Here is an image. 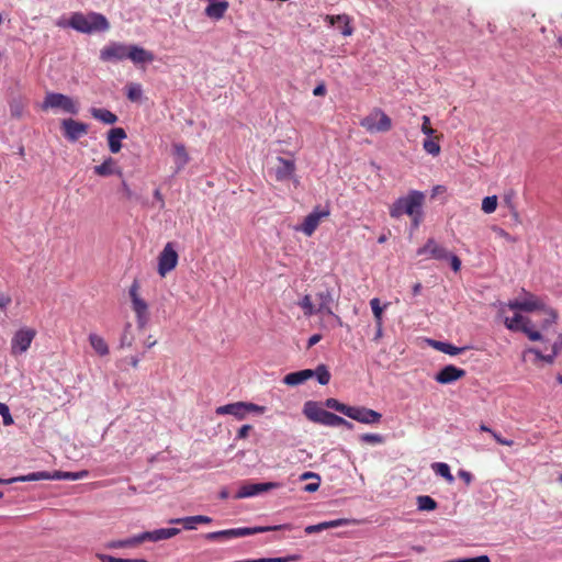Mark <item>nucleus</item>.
<instances>
[{
	"mask_svg": "<svg viewBox=\"0 0 562 562\" xmlns=\"http://www.w3.org/2000/svg\"><path fill=\"white\" fill-rule=\"evenodd\" d=\"M425 194L422 191L412 190L405 196L398 198L390 207V216L400 218L406 214L412 218V224L417 228L423 221V205Z\"/></svg>",
	"mask_w": 562,
	"mask_h": 562,
	"instance_id": "1",
	"label": "nucleus"
},
{
	"mask_svg": "<svg viewBox=\"0 0 562 562\" xmlns=\"http://www.w3.org/2000/svg\"><path fill=\"white\" fill-rule=\"evenodd\" d=\"M68 25L71 29L86 34L105 32L110 29L108 19L98 12H89L87 14L75 12L70 15Z\"/></svg>",
	"mask_w": 562,
	"mask_h": 562,
	"instance_id": "2",
	"label": "nucleus"
},
{
	"mask_svg": "<svg viewBox=\"0 0 562 562\" xmlns=\"http://www.w3.org/2000/svg\"><path fill=\"white\" fill-rule=\"evenodd\" d=\"M281 529H291L290 525H278V526H267V527H240V528H232L218 531H212L204 535V538L209 541H227L235 538L252 536L257 533H262L267 531L281 530Z\"/></svg>",
	"mask_w": 562,
	"mask_h": 562,
	"instance_id": "3",
	"label": "nucleus"
},
{
	"mask_svg": "<svg viewBox=\"0 0 562 562\" xmlns=\"http://www.w3.org/2000/svg\"><path fill=\"white\" fill-rule=\"evenodd\" d=\"M360 125L368 133H385L392 128L391 117L380 108H374L361 121Z\"/></svg>",
	"mask_w": 562,
	"mask_h": 562,
	"instance_id": "4",
	"label": "nucleus"
},
{
	"mask_svg": "<svg viewBox=\"0 0 562 562\" xmlns=\"http://www.w3.org/2000/svg\"><path fill=\"white\" fill-rule=\"evenodd\" d=\"M139 282L134 280L130 286L128 294L132 302V308L136 315V323L138 328L143 329L149 322L148 304L139 296Z\"/></svg>",
	"mask_w": 562,
	"mask_h": 562,
	"instance_id": "5",
	"label": "nucleus"
},
{
	"mask_svg": "<svg viewBox=\"0 0 562 562\" xmlns=\"http://www.w3.org/2000/svg\"><path fill=\"white\" fill-rule=\"evenodd\" d=\"M41 108L43 111L60 109L70 114H77L79 111L78 104L70 97L57 92H47Z\"/></svg>",
	"mask_w": 562,
	"mask_h": 562,
	"instance_id": "6",
	"label": "nucleus"
},
{
	"mask_svg": "<svg viewBox=\"0 0 562 562\" xmlns=\"http://www.w3.org/2000/svg\"><path fill=\"white\" fill-rule=\"evenodd\" d=\"M303 413L308 420L324 426L333 427L334 422H337L336 414L324 409L314 401L304 404Z\"/></svg>",
	"mask_w": 562,
	"mask_h": 562,
	"instance_id": "7",
	"label": "nucleus"
},
{
	"mask_svg": "<svg viewBox=\"0 0 562 562\" xmlns=\"http://www.w3.org/2000/svg\"><path fill=\"white\" fill-rule=\"evenodd\" d=\"M504 324L506 328L512 331L524 333L531 341H538L542 339L541 333L532 328L530 318L520 314H515L512 318L506 317Z\"/></svg>",
	"mask_w": 562,
	"mask_h": 562,
	"instance_id": "8",
	"label": "nucleus"
},
{
	"mask_svg": "<svg viewBox=\"0 0 562 562\" xmlns=\"http://www.w3.org/2000/svg\"><path fill=\"white\" fill-rule=\"evenodd\" d=\"M178 259L179 256L176 250L175 244L171 241L167 243L158 256L157 271L159 276L164 278L170 271H172L178 265Z\"/></svg>",
	"mask_w": 562,
	"mask_h": 562,
	"instance_id": "9",
	"label": "nucleus"
},
{
	"mask_svg": "<svg viewBox=\"0 0 562 562\" xmlns=\"http://www.w3.org/2000/svg\"><path fill=\"white\" fill-rule=\"evenodd\" d=\"M36 336V330L31 327H23L15 331L11 340V352L12 355H21L25 352L33 339Z\"/></svg>",
	"mask_w": 562,
	"mask_h": 562,
	"instance_id": "10",
	"label": "nucleus"
},
{
	"mask_svg": "<svg viewBox=\"0 0 562 562\" xmlns=\"http://www.w3.org/2000/svg\"><path fill=\"white\" fill-rule=\"evenodd\" d=\"M330 215L328 207L316 206L307 216H305L303 223L296 227V231L303 232L306 236H312L317 229L322 220L327 218Z\"/></svg>",
	"mask_w": 562,
	"mask_h": 562,
	"instance_id": "11",
	"label": "nucleus"
},
{
	"mask_svg": "<svg viewBox=\"0 0 562 562\" xmlns=\"http://www.w3.org/2000/svg\"><path fill=\"white\" fill-rule=\"evenodd\" d=\"M131 45L113 42L100 50V59L103 61H121L128 59Z\"/></svg>",
	"mask_w": 562,
	"mask_h": 562,
	"instance_id": "12",
	"label": "nucleus"
},
{
	"mask_svg": "<svg viewBox=\"0 0 562 562\" xmlns=\"http://www.w3.org/2000/svg\"><path fill=\"white\" fill-rule=\"evenodd\" d=\"M522 300H512L506 305L512 311L533 312L537 310H544L543 301L532 293L526 292Z\"/></svg>",
	"mask_w": 562,
	"mask_h": 562,
	"instance_id": "13",
	"label": "nucleus"
},
{
	"mask_svg": "<svg viewBox=\"0 0 562 562\" xmlns=\"http://www.w3.org/2000/svg\"><path fill=\"white\" fill-rule=\"evenodd\" d=\"M347 417L366 425L379 424L382 415L364 406H350Z\"/></svg>",
	"mask_w": 562,
	"mask_h": 562,
	"instance_id": "14",
	"label": "nucleus"
},
{
	"mask_svg": "<svg viewBox=\"0 0 562 562\" xmlns=\"http://www.w3.org/2000/svg\"><path fill=\"white\" fill-rule=\"evenodd\" d=\"M277 162L278 166L274 169V177L277 181L282 182L294 179L295 182H299L295 178L296 166L293 159L277 157Z\"/></svg>",
	"mask_w": 562,
	"mask_h": 562,
	"instance_id": "15",
	"label": "nucleus"
},
{
	"mask_svg": "<svg viewBox=\"0 0 562 562\" xmlns=\"http://www.w3.org/2000/svg\"><path fill=\"white\" fill-rule=\"evenodd\" d=\"M61 127L64 130V136L70 142H77L81 136L88 133V125L86 123L72 119L63 120Z\"/></svg>",
	"mask_w": 562,
	"mask_h": 562,
	"instance_id": "16",
	"label": "nucleus"
},
{
	"mask_svg": "<svg viewBox=\"0 0 562 562\" xmlns=\"http://www.w3.org/2000/svg\"><path fill=\"white\" fill-rule=\"evenodd\" d=\"M279 485L280 484L276 482L245 484L238 490L237 494L235 495V498L239 499L251 497L260 493L277 488L279 487Z\"/></svg>",
	"mask_w": 562,
	"mask_h": 562,
	"instance_id": "17",
	"label": "nucleus"
},
{
	"mask_svg": "<svg viewBox=\"0 0 562 562\" xmlns=\"http://www.w3.org/2000/svg\"><path fill=\"white\" fill-rule=\"evenodd\" d=\"M429 254V256L437 260L448 259V250L439 245L435 239L429 238L427 243L417 250L418 256Z\"/></svg>",
	"mask_w": 562,
	"mask_h": 562,
	"instance_id": "18",
	"label": "nucleus"
},
{
	"mask_svg": "<svg viewBox=\"0 0 562 562\" xmlns=\"http://www.w3.org/2000/svg\"><path fill=\"white\" fill-rule=\"evenodd\" d=\"M325 21L331 26L337 25L340 33L346 37L351 36L353 34V27L351 25L352 19L346 13L337 15H326Z\"/></svg>",
	"mask_w": 562,
	"mask_h": 562,
	"instance_id": "19",
	"label": "nucleus"
},
{
	"mask_svg": "<svg viewBox=\"0 0 562 562\" xmlns=\"http://www.w3.org/2000/svg\"><path fill=\"white\" fill-rule=\"evenodd\" d=\"M465 375L463 369L457 368L456 366L449 364L443 367L435 376V380L440 384L452 383Z\"/></svg>",
	"mask_w": 562,
	"mask_h": 562,
	"instance_id": "20",
	"label": "nucleus"
},
{
	"mask_svg": "<svg viewBox=\"0 0 562 562\" xmlns=\"http://www.w3.org/2000/svg\"><path fill=\"white\" fill-rule=\"evenodd\" d=\"M93 171L100 177H109L112 175L123 177L122 169L117 166L116 160L112 157H108L101 165L94 166Z\"/></svg>",
	"mask_w": 562,
	"mask_h": 562,
	"instance_id": "21",
	"label": "nucleus"
},
{
	"mask_svg": "<svg viewBox=\"0 0 562 562\" xmlns=\"http://www.w3.org/2000/svg\"><path fill=\"white\" fill-rule=\"evenodd\" d=\"M128 54V59L135 65L149 64L155 59L151 52L138 45H131Z\"/></svg>",
	"mask_w": 562,
	"mask_h": 562,
	"instance_id": "22",
	"label": "nucleus"
},
{
	"mask_svg": "<svg viewBox=\"0 0 562 562\" xmlns=\"http://www.w3.org/2000/svg\"><path fill=\"white\" fill-rule=\"evenodd\" d=\"M180 532V529L178 528H161L154 531H145L142 532L143 540L145 541H153L157 542L160 540L170 539L175 536H177Z\"/></svg>",
	"mask_w": 562,
	"mask_h": 562,
	"instance_id": "23",
	"label": "nucleus"
},
{
	"mask_svg": "<svg viewBox=\"0 0 562 562\" xmlns=\"http://www.w3.org/2000/svg\"><path fill=\"white\" fill-rule=\"evenodd\" d=\"M212 518L204 515L188 516L183 518L171 519L170 524H180L187 530L196 529L198 524H211Z\"/></svg>",
	"mask_w": 562,
	"mask_h": 562,
	"instance_id": "24",
	"label": "nucleus"
},
{
	"mask_svg": "<svg viewBox=\"0 0 562 562\" xmlns=\"http://www.w3.org/2000/svg\"><path fill=\"white\" fill-rule=\"evenodd\" d=\"M126 138V132L122 127H114L109 131L108 144L112 154H117L122 148V139Z\"/></svg>",
	"mask_w": 562,
	"mask_h": 562,
	"instance_id": "25",
	"label": "nucleus"
},
{
	"mask_svg": "<svg viewBox=\"0 0 562 562\" xmlns=\"http://www.w3.org/2000/svg\"><path fill=\"white\" fill-rule=\"evenodd\" d=\"M313 376H314V372L312 369H304V370L288 373L283 378V383L289 386H296V385L304 383L305 381H307L308 379H311Z\"/></svg>",
	"mask_w": 562,
	"mask_h": 562,
	"instance_id": "26",
	"label": "nucleus"
},
{
	"mask_svg": "<svg viewBox=\"0 0 562 562\" xmlns=\"http://www.w3.org/2000/svg\"><path fill=\"white\" fill-rule=\"evenodd\" d=\"M245 408V402H236L218 406L215 412L217 415H233L237 419H243L246 416Z\"/></svg>",
	"mask_w": 562,
	"mask_h": 562,
	"instance_id": "27",
	"label": "nucleus"
},
{
	"mask_svg": "<svg viewBox=\"0 0 562 562\" xmlns=\"http://www.w3.org/2000/svg\"><path fill=\"white\" fill-rule=\"evenodd\" d=\"M318 305L317 311L319 314H327V315H334V312L331 310V303L334 302L333 294L330 290L326 289L324 291H321L316 294Z\"/></svg>",
	"mask_w": 562,
	"mask_h": 562,
	"instance_id": "28",
	"label": "nucleus"
},
{
	"mask_svg": "<svg viewBox=\"0 0 562 562\" xmlns=\"http://www.w3.org/2000/svg\"><path fill=\"white\" fill-rule=\"evenodd\" d=\"M228 2L223 0L218 1L216 0L213 3H209V5L205 8L204 12L205 15L213 20H221L224 18L226 11L228 10Z\"/></svg>",
	"mask_w": 562,
	"mask_h": 562,
	"instance_id": "29",
	"label": "nucleus"
},
{
	"mask_svg": "<svg viewBox=\"0 0 562 562\" xmlns=\"http://www.w3.org/2000/svg\"><path fill=\"white\" fill-rule=\"evenodd\" d=\"M89 344L94 352L100 357H105L110 353V348L105 339L99 334L91 333L88 336Z\"/></svg>",
	"mask_w": 562,
	"mask_h": 562,
	"instance_id": "30",
	"label": "nucleus"
},
{
	"mask_svg": "<svg viewBox=\"0 0 562 562\" xmlns=\"http://www.w3.org/2000/svg\"><path fill=\"white\" fill-rule=\"evenodd\" d=\"M144 542L143 535H136L124 540H112L106 544L108 549L134 548Z\"/></svg>",
	"mask_w": 562,
	"mask_h": 562,
	"instance_id": "31",
	"label": "nucleus"
},
{
	"mask_svg": "<svg viewBox=\"0 0 562 562\" xmlns=\"http://www.w3.org/2000/svg\"><path fill=\"white\" fill-rule=\"evenodd\" d=\"M41 480H53V472L40 471L29 473L26 475H20L15 477H11V484L15 482H31V481H41Z\"/></svg>",
	"mask_w": 562,
	"mask_h": 562,
	"instance_id": "32",
	"label": "nucleus"
},
{
	"mask_svg": "<svg viewBox=\"0 0 562 562\" xmlns=\"http://www.w3.org/2000/svg\"><path fill=\"white\" fill-rule=\"evenodd\" d=\"M91 115L105 124H114L117 121V116L106 109L92 108Z\"/></svg>",
	"mask_w": 562,
	"mask_h": 562,
	"instance_id": "33",
	"label": "nucleus"
},
{
	"mask_svg": "<svg viewBox=\"0 0 562 562\" xmlns=\"http://www.w3.org/2000/svg\"><path fill=\"white\" fill-rule=\"evenodd\" d=\"M439 138L440 136H428L423 142V148L426 153L430 154L431 156L436 157L440 154V145H439Z\"/></svg>",
	"mask_w": 562,
	"mask_h": 562,
	"instance_id": "34",
	"label": "nucleus"
},
{
	"mask_svg": "<svg viewBox=\"0 0 562 562\" xmlns=\"http://www.w3.org/2000/svg\"><path fill=\"white\" fill-rule=\"evenodd\" d=\"M172 148L178 169H181L189 162L187 149L182 144H173Z\"/></svg>",
	"mask_w": 562,
	"mask_h": 562,
	"instance_id": "35",
	"label": "nucleus"
},
{
	"mask_svg": "<svg viewBox=\"0 0 562 562\" xmlns=\"http://www.w3.org/2000/svg\"><path fill=\"white\" fill-rule=\"evenodd\" d=\"M88 476V471H79V472H64V471H53V480H81Z\"/></svg>",
	"mask_w": 562,
	"mask_h": 562,
	"instance_id": "36",
	"label": "nucleus"
},
{
	"mask_svg": "<svg viewBox=\"0 0 562 562\" xmlns=\"http://www.w3.org/2000/svg\"><path fill=\"white\" fill-rule=\"evenodd\" d=\"M434 347L449 356H457L459 353H462L467 347H456L449 342H442V341H434Z\"/></svg>",
	"mask_w": 562,
	"mask_h": 562,
	"instance_id": "37",
	"label": "nucleus"
},
{
	"mask_svg": "<svg viewBox=\"0 0 562 562\" xmlns=\"http://www.w3.org/2000/svg\"><path fill=\"white\" fill-rule=\"evenodd\" d=\"M299 306L303 310L305 316L310 317L314 314H319L317 311V306L313 304L312 296L306 294L299 302Z\"/></svg>",
	"mask_w": 562,
	"mask_h": 562,
	"instance_id": "38",
	"label": "nucleus"
},
{
	"mask_svg": "<svg viewBox=\"0 0 562 562\" xmlns=\"http://www.w3.org/2000/svg\"><path fill=\"white\" fill-rule=\"evenodd\" d=\"M126 97L132 102H138L142 99L143 90L140 83L131 82L126 87Z\"/></svg>",
	"mask_w": 562,
	"mask_h": 562,
	"instance_id": "39",
	"label": "nucleus"
},
{
	"mask_svg": "<svg viewBox=\"0 0 562 562\" xmlns=\"http://www.w3.org/2000/svg\"><path fill=\"white\" fill-rule=\"evenodd\" d=\"M300 560V555L292 554L280 558H260L254 560H244V561H235V562H296Z\"/></svg>",
	"mask_w": 562,
	"mask_h": 562,
	"instance_id": "40",
	"label": "nucleus"
},
{
	"mask_svg": "<svg viewBox=\"0 0 562 562\" xmlns=\"http://www.w3.org/2000/svg\"><path fill=\"white\" fill-rule=\"evenodd\" d=\"M417 507L419 510H435L437 502L428 495H420L417 497Z\"/></svg>",
	"mask_w": 562,
	"mask_h": 562,
	"instance_id": "41",
	"label": "nucleus"
},
{
	"mask_svg": "<svg viewBox=\"0 0 562 562\" xmlns=\"http://www.w3.org/2000/svg\"><path fill=\"white\" fill-rule=\"evenodd\" d=\"M313 372L319 384L326 385L329 383L330 373L325 364H319Z\"/></svg>",
	"mask_w": 562,
	"mask_h": 562,
	"instance_id": "42",
	"label": "nucleus"
},
{
	"mask_svg": "<svg viewBox=\"0 0 562 562\" xmlns=\"http://www.w3.org/2000/svg\"><path fill=\"white\" fill-rule=\"evenodd\" d=\"M432 469L435 470V472L445 477L448 482H453V476L450 472V468L447 463H441V462H438V463H434L432 464Z\"/></svg>",
	"mask_w": 562,
	"mask_h": 562,
	"instance_id": "43",
	"label": "nucleus"
},
{
	"mask_svg": "<svg viewBox=\"0 0 562 562\" xmlns=\"http://www.w3.org/2000/svg\"><path fill=\"white\" fill-rule=\"evenodd\" d=\"M325 406L328 407V408H331V409H335L344 415H348V412H349V408L350 406L349 405H346L344 403H340L338 400L336 398H327L325 401Z\"/></svg>",
	"mask_w": 562,
	"mask_h": 562,
	"instance_id": "44",
	"label": "nucleus"
},
{
	"mask_svg": "<svg viewBox=\"0 0 562 562\" xmlns=\"http://www.w3.org/2000/svg\"><path fill=\"white\" fill-rule=\"evenodd\" d=\"M542 312L546 314V318L543 319V322L541 324V328L547 329L548 327H550L552 324H554L557 322L558 313L555 310H553L551 307H544V310H542Z\"/></svg>",
	"mask_w": 562,
	"mask_h": 562,
	"instance_id": "45",
	"label": "nucleus"
},
{
	"mask_svg": "<svg viewBox=\"0 0 562 562\" xmlns=\"http://www.w3.org/2000/svg\"><path fill=\"white\" fill-rule=\"evenodd\" d=\"M527 353H533L537 360L544 361L550 364L553 363L555 359V356L552 352L549 355H542L541 351H539L536 348L526 349L524 356H526Z\"/></svg>",
	"mask_w": 562,
	"mask_h": 562,
	"instance_id": "46",
	"label": "nucleus"
},
{
	"mask_svg": "<svg viewBox=\"0 0 562 562\" xmlns=\"http://www.w3.org/2000/svg\"><path fill=\"white\" fill-rule=\"evenodd\" d=\"M497 207V196L496 195H492V196H486L483 199L482 201V210L486 213V214H491L493 213Z\"/></svg>",
	"mask_w": 562,
	"mask_h": 562,
	"instance_id": "47",
	"label": "nucleus"
},
{
	"mask_svg": "<svg viewBox=\"0 0 562 562\" xmlns=\"http://www.w3.org/2000/svg\"><path fill=\"white\" fill-rule=\"evenodd\" d=\"M360 441L369 445H380L384 442V438L379 434H363L360 436Z\"/></svg>",
	"mask_w": 562,
	"mask_h": 562,
	"instance_id": "48",
	"label": "nucleus"
},
{
	"mask_svg": "<svg viewBox=\"0 0 562 562\" xmlns=\"http://www.w3.org/2000/svg\"><path fill=\"white\" fill-rule=\"evenodd\" d=\"M371 310L374 315V318L376 319L378 324L381 325L382 323V313L383 308L380 305V300L374 297L370 301Z\"/></svg>",
	"mask_w": 562,
	"mask_h": 562,
	"instance_id": "49",
	"label": "nucleus"
},
{
	"mask_svg": "<svg viewBox=\"0 0 562 562\" xmlns=\"http://www.w3.org/2000/svg\"><path fill=\"white\" fill-rule=\"evenodd\" d=\"M0 415L2 416V422L4 426H10L14 423L9 406L4 403H0Z\"/></svg>",
	"mask_w": 562,
	"mask_h": 562,
	"instance_id": "50",
	"label": "nucleus"
},
{
	"mask_svg": "<svg viewBox=\"0 0 562 562\" xmlns=\"http://www.w3.org/2000/svg\"><path fill=\"white\" fill-rule=\"evenodd\" d=\"M0 415L2 416V422L4 426H10L14 423L9 406L4 403H0Z\"/></svg>",
	"mask_w": 562,
	"mask_h": 562,
	"instance_id": "51",
	"label": "nucleus"
},
{
	"mask_svg": "<svg viewBox=\"0 0 562 562\" xmlns=\"http://www.w3.org/2000/svg\"><path fill=\"white\" fill-rule=\"evenodd\" d=\"M24 105L21 102H12L10 104V113L12 117L21 119L23 116Z\"/></svg>",
	"mask_w": 562,
	"mask_h": 562,
	"instance_id": "52",
	"label": "nucleus"
},
{
	"mask_svg": "<svg viewBox=\"0 0 562 562\" xmlns=\"http://www.w3.org/2000/svg\"><path fill=\"white\" fill-rule=\"evenodd\" d=\"M422 132L427 136H432L435 134V130L430 125V119L427 115H423L422 117Z\"/></svg>",
	"mask_w": 562,
	"mask_h": 562,
	"instance_id": "53",
	"label": "nucleus"
},
{
	"mask_svg": "<svg viewBox=\"0 0 562 562\" xmlns=\"http://www.w3.org/2000/svg\"><path fill=\"white\" fill-rule=\"evenodd\" d=\"M245 413H251V412H255V413H259V414H262L265 412V407L263 406H259L257 404H254V403H245Z\"/></svg>",
	"mask_w": 562,
	"mask_h": 562,
	"instance_id": "54",
	"label": "nucleus"
},
{
	"mask_svg": "<svg viewBox=\"0 0 562 562\" xmlns=\"http://www.w3.org/2000/svg\"><path fill=\"white\" fill-rule=\"evenodd\" d=\"M448 259L450 260L451 268L454 272L460 271L461 269V260L456 255H449Z\"/></svg>",
	"mask_w": 562,
	"mask_h": 562,
	"instance_id": "55",
	"label": "nucleus"
},
{
	"mask_svg": "<svg viewBox=\"0 0 562 562\" xmlns=\"http://www.w3.org/2000/svg\"><path fill=\"white\" fill-rule=\"evenodd\" d=\"M12 302V299L9 294L4 292H0V310H5Z\"/></svg>",
	"mask_w": 562,
	"mask_h": 562,
	"instance_id": "56",
	"label": "nucleus"
},
{
	"mask_svg": "<svg viewBox=\"0 0 562 562\" xmlns=\"http://www.w3.org/2000/svg\"><path fill=\"white\" fill-rule=\"evenodd\" d=\"M494 231L498 237L505 239L506 241H509V243L515 241V238H513L505 229H503L501 227H495Z\"/></svg>",
	"mask_w": 562,
	"mask_h": 562,
	"instance_id": "57",
	"label": "nucleus"
},
{
	"mask_svg": "<svg viewBox=\"0 0 562 562\" xmlns=\"http://www.w3.org/2000/svg\"><path fill=\"white\" fill-rule=\"evenodd\" d=\"M336 420L337 422H334L333 427L344 426L347 429H352L353 428V425L350 422L346 420L345 418H342V417H340L338 415H336Z\"/></svg>",
	"mask_w": 562,
	"mask_h": 562,
	"instance_id": "58",
	"label": "nucleus"
},
{
	"mask_svg": "<svg viewBox=\"0 0 562 562\" xmlns=\"http://www.w3.org/2000/svg\"><path fill=\"white\" fill-rule=\"evenodd\" d=\"M491 435L492 437L499 443V445H503V446H513L514 445V441L513 440H507V439H504L499 434H497L496 431H491Z\"/></svg>",
	"mask_w": 562,
	"mask_h": 562,
	"instance_id": "59",
	"label": "nucleus"
},
{
	"mask_svg": "<svg viewBox=\"0 0 562 562\" xmlns=\"http://www.w3.org/2000/svg\"><path fill=\"white\" fill-rule=\"evenodd\" d=\"M97 558L101 562H122V558H115V557L103 554V553H98Z\"/></svg>",
	"mask_w": 562,
	"mask_h": 562,
	"instance_id": "60",
	"label": "nucleus"
},
{
	"mask_svg": "<svg viewBox=\"0 0 562 562\" xmlns=\"http://www.w3.org/2000/svg\"><path fill=\"white\" fill-rule=\"evenodd\" d=\"M252 429V426L251 425H244L239 428L238 432H237V438L238 439H245L249 431Z\"/></svg>",
	"mask_w": 562,
	"mask_h": 562,
	"instance_id": "61",
	"label": "nucleus"
},
{
	"mask_svg": "<svg viewBox=\"0 0 562 562\" xmlns=\"http://www.w3.org/2000/svg\"><path fill=\"white\" fill-rule=\"evenodd\" d=\"M551 352L557 357L559 353L562 352V338L559 335L558 340L552 345Z\"/></svg>",
	"mask_w": 562,
	"mask_h": 562,
	"instance_id": "62",
	"label": "nucleus"
},
{
	"mask_svg": "<svg viewBox=\"0 0 562 562\" xmlns=\"http://www.w3.org/2000/svg\"><path fill=\"white\" fill-rule=\"evenodd\" d=\"M122 191L126 199H128V200L132 199V196H133L132 190L125 180H122Z\"/></svg>",
	"mask_w": 562,
	"mask_h": 562,
	"instance_id": "63",
	"label": "nucleus"
},
{
	"mask_svg": "<svg viewBox=\"0 0 562 562\" xmlns=\"http://www.w3.org/2000/svg\"><path fill=\"white\" fill-rule=\"evenodd\" d=\"M321 339H322V335L321 334H314L313 336L310 337V339L307 341V348L313 347L314 345L319 342Z\"/></svg>",
	"mask_w": 562,
	"mask_h": 562,
	"instance_id": "64",
	"label": "nucleus"
}]
</instances>
